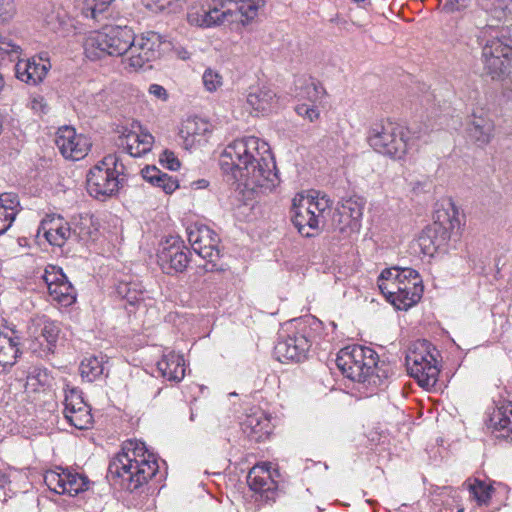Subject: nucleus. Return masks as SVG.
Returning <instances> with one entry per match:
<instances>
[{"label":"nucleus","mask_w":512,"mask_h":512,"mask_svg":"<svg viewBox=\"0 0 512 512\" xmlns=\"http://www.w3.org/2000/svg\"><path fill=\"white\" fill-rule=\"evenodd\" d=\"M219 166L229 181L251 191L269 192L279 183L270 147L256 136L228 143L219 155Z\"/></svg>","instance_id":"1"},{"label":"nucleus","mask_w":512,"mask_h":512,"mask_svg":"<svg viewBox=\"0 0 512 512\" xmlns=\"http://www.w3.org/2000/svg\"><path fill=\"white\" fill-rule=\"evenodd\" d=\"M156 455L140 440H127L110 460L108 477L122 489L134 491L158 471Z\"/></svg>","instance_id":"2"},{"label":"nucleus","mask_w":512,"mask_h":512,"mask_svg":"<svg viewBox=\"0 0 512 512\" xmlns=\"http://www.w3.org/2000/svg\"><path fill=\"white\" fill-rule=\"evenodd\" d=\"M337 367L352 381L380 387L389 376V367L378 361L377 353L370 347L349 345L342 348L336 358Z\"/></svg>","instance_id":"3"},{"label":"nucleus","mask_w":512,"mask_h":512,"mask_svg":"<svg viewBox=\"0 0 512 512\" xmlns=\"http://www.w3.org/2000/svg\"><path fill=\"white\" fill-rule=\"evenodd\" d=\"M378 287L385 298L398 310H407L422 297L423 285L418 272L412 268L392 267L378 277Z\"/></svg>","instance_id":"4"},{"label":"nucleus","mask_w":512,"mask_h":512,"mask_svg":"<svg viewBox=\"0 0 512 512\" xmlns=\"http://www.w3.org/2000/svg\"><path fill=\"white\" fill-rule=\"evenodd\" d=\"M332 213V201L319 191L300 192L292 200L291 217L303 236L310 237L328 225Z\"/></svg>","instance_id":"5"},{"label":"nucleus","mask_w":512,"mask_h":512,"mask_svg":"<svg viewBox=\"0 0 512 512\" xmlns=\"http://www.w3.org/2000/svg\"><path fill=\"white\" fill-rule=\"evenodd\" d=\"M133 43V29L129 26H106L88 33L84 39V53L90 60H99L106 56L128 55Z\"/></svg>","instance_id":"6"},{"label":"nucleus","mask_w":512,"mask_h":512,"mask_svg":"<svg viewBox=\"0 0 512 512\" xmlns=\"http://www.w3.org/2000/svg\"><path fill=\"white\" fill-rule=\"evenodd\" d=\"M367 139L377 153L394 160H403L411 148L408 128L389 118L373 123Z\"/></svg>","instance_id":"7"},{"label":"nucleus","mask_w":512,"mask_h":512,"mask_svg":"<svg viewBox=\"0 0 512 512\" xmlns=\"http://www.w3.org/2000/svg\"><path fill=\"white\" fill-rule=\"evenodd\" d=\"M435 224L438 229H427L421 232L417 244L425 256L444 248L453 233L461 227L460 213L457 206L450 199L443 201L435 212Z\"/></svg>","instance_id":"8"},{"label":"nucleus","mask_w":512,"mask_h":512,"mask_svg":"<svg viewBox=\"0 0 512 512\" xmlns=\"http://www.w3.org/2000/svg\"><path fill=\"white\" fill-rule=\"evenodd\" d=\"M321 331L322 322L316 318L300 322L296 331L280 336L274 348L276 358L283 363L304 360L312 343L320 338Z\"/></svg>","instance_id":"9"},{"label":"nucleus","mask_w":512,"mask_h":512,"mask_svg":"<svg viewBox=\"0 0 512 512\" xmlns=\"http://www.w3.org/2000/svg\"><path fill=\"white\" fill-rule=\"evenodd\" d=\"M125 166L117 154H108L98 161L87 174L88 193L96 199L115 195L123 181Z\"/></svg>","instance_id":"10"},{"label":"nucleus","mask_w":512,"mask_h":512,"mask_svg":"<svg viewBox=\"0 0 512 512\" xmlns=\"http://www.w3.org/2000/svg\"><path fill=\"white\" fill-rule=\"evenodd\" d=\"M435 348L426 340L413 342L406 353L408 373L419 386L426 390L433 388L439 377L440 369L434 355Z\"/></svg>","instance_id":"11"},{"label":"nucleus","mask_w":512,"mask_h":512,"mask_svg":"<svg viewBox=\"0 0 512 512\" xmlns=\"http://www.w3.org/2000/svg\"><path fill=\"white\" fill-rule=\"evenodd\" d=\"M162 36L154 31L136 34L133 31V43L128 55L123 59L125 69L138 71L146 64L155 61L161 55Z\"/></svg>","instance_id":"12"},{"label":"nucleus","mask_w":512,"mask_h":512,"mask_svg":"<svg viewBox=\"0 0 512 512\" xmlns=\"http://www.w3.org/2000/svg\"><path fill=\"white\" fill-rule=\"evenodd\" d=\"M50 301L62 307H68L76 301V290L69 282L62 269L55 265H48L42 275Z\"/></svg>","instance_id":"13"},{"label":"nucleus","mask_w":512,"mask_h":512,"mask_svg":"<svg viewBox=\"0 0 512 512\" xmlns=\"http://www.w3.org/2000/svg\"><path fill=\"white\" fill-rule=\"evenodd\" d=\"M44 482L52 492L69 496H76L87 490L89 485L88 479L82 474L61 467L46 471Z\"/></svg>","instance_id":"14"},{"label":"nucleus","mask_w":512,"mask_h":512,"mask_svg":"<svg viewBox=\"0 0 512 512\" xmlns=\"http://www.w3.org/2000/svg\"><path fill=\"white\" fill-rule=\"evenodd\" d=\"M363 211L364 202L361 198L350 197L345 199L333 216L331 226L343 234L344 237H349L359 232Z\"/></svg>","instance_id":"15"},{"label":"nucleus","mask_w":512,"mask_h":512,"mask_svg":"<svg viewBox=\"0 0 512 512\" xmlns=\"http://www.w3.org/2000/svg\"><path fill=\"white\" fill-rule=\"evenodd\" d=\"M188 252L180 238L171 236L159 244L157 253L158 264L167 274L182 272L189 263Z\"/></svg>","instance_id":"16"},{"label":"nucleus","mask_w":512,"mask_h":512,"mask_svg":"<svg viewBox=\"0 0 512 512\" xmlns=\"http://www.w3.org/2000/svg\"><path fill=\"white\" fill-rule=\"evenodd\" d=\"M28 337L31 340L30 347L43 353H51L56 347L60 333L59 325L45 316H38L31 320L28 326Z\"/></svg>","instance_id":"17"},{"label":"nucleus","mask_w":512,"mask_h":512,"mask_svg":"<svg viewBox=\"0 0 512 512\" xmlns=\"http://www.w3.org/2000/svg\"><path fill=\"white\" fill-rule=\"evenodd\" d=\"M63 414L69 424L79 430L92 427L91 408L84 401L81 391L75 387L67 386L65 389Z\"/></svg>","instance_id":"18"},{"label":"nucleus","mask_w":512,"mask_h":512,"mask_svg":"<svg viewBox=\"0 0 512 512\" xmlns=\"http://www.w3.org/2000/svg\"><path fill=\"white\" fill-rule=\"evenodd\" d=\"M187 237L193 251L203 259L214 262L219 258V237L208 226L191 224L187 227Z\"/></svg>","instance_id":"19"},{"label":"nucleus","mask_w":512,"mask_h":512,"mask_svg":"<svg viewBox=\"0 0 512 512\" xmlns=\"http://www.w3.org/2000/svg\"><path fill=\"white\" fill-rule=\"evenodd\" d=\"M55 143L63 157L73 161L83 159L92 146L89 137L78 134L71 126L58 129Z\"/></svg>","instance_id":"20"},{"label":"nucleus","mask_w":512,"mask_h":512,"mask_svg":"<svg viewBox=\"0 0 512 512\" xmlns=\"http://www.w3.org/2000/svg\"><path fill=\"white\" fill-rule=\"evenodd\" d=\"M465 135L471 143L483 148L495 136L494 121L484 109L476 108L466 119Z\"/></svg>","instance_id":"21"},{"label":"nucleus","mask_w":512,"mask_h":512,"mask_svg":"<svg viewBox=\"0 0 512 512\" xmlns=\"http://www.w3.org/2000/svg\"><path fill=\"white\" fill-rule=\"evenodd\" d=\"M223 0L199 2L191 5L187 11V21L191 26L211 28L225 23L226 15Z\"/></svg>","instance_id":"22"},{"label":"nucleus","mask_w":512,"mask_h":512,"mask_svg":"<svg viewBox=\"0 0 512 512\" xmlns=\"http://www.w3.org/2000/svg\"><path fill=\"white\" fill-rule=\"evenodd\" d=\"M154 144V137L143 130L137 122L119 131L118 145L132 157H142L149 153Z\"/></svg>","instance_id":"23"},{"label":"nucleus","mask_w":512,"mask_h":512,"mask_svg":"<svg viewBox=\"0 0 512 512\" xmlns=\"http://www.w3.org/2000/svg\"><path fill=\"white\" fill-rule=\"evenodd\" d=\"M246 107L252 116H264L279 108V97L269 86L251 88L246 96Z\"/></svg>","instance_id":"24"},{"label":"nucleus","mask_w":512,"mask_h":512,"mask_svg":"<svg viewBox=\"0 0 512 512\" xmlns=\"http://www.w3.org/2000/svg\"><path fill=\"white\" fill-rule=\"evenodd\" d=\"M266 0H223L226 22L251 23L265 5Z\"/></svg>","instance_id":"25"},{"label":"nucleus","mask_w":512,"mask_h":512,"mask_svg":"<svg viewBox=\"0 0 512 512\" xmlns=\"http://www.w3.org/2000/svg\"><path fill=\"white\" fill-rule=\"evenodd\" d=\"M18 331L6 322L0 326V371L4 372L8 367L16 363L19 356Z\"/></svg>","instance_id":"26"},{"label":"nucleus","mask_w":512,"mask_h":512,"mask_svg":"<svg viewBox=\"0 0 512 512\" xmlns=\"http://www.w3.org/2000/svg\"><path fill=\"white\" fill-rule=\"evenodd\" d=\"M51 64L42 56L31 59L19 60L15 65L16 77L27 84L36 85L46 77Z\"/></svg>","instance_id":"27"},{"label":"nucleus","mask_w":512,"mask_h":512,"mask_svg":"<svg viewBox=\"0 0 512 512\" xmlns=\"http://www.w3.org/2000/svg\"><path fill=\"white\" fill-rule=\"evenodd\" d=\"M481 24L482 22L479 21V31L477 34V41L479 45H481L482 48L486 45L491 47L493 54H496V56H511L512 48L506 41H504L503 33L499 29V26L494 24Z\"/></svg>","instance_id":"28"},{"label":"nucleus","mask_w":512,"mask_h":512,"mask_svg":"<svg viewBox=\"0 0 512 512\" xmlns=\"http://www.w3.org/2000/svg\"><path fill=\"white\" fill-rule=\"evenodd\" d=\"M243 432L255 441L267 438L273 429L270 416L261 409H255L241 423Z\"/></svg>","instance_id":"29"},{"label":"nucleus","mask_w":512,"mask_h":512,"mask_svg":"<svg viewBox=\"0 0 512 512\" xmlns=\"http://www.w3.org/2000/svg\"><path fill=\"white\" fill-rule=\"evenodd\" d=\"M271 463L263 462L253 466L248 475L247 483L251 490L256 493H273L277 488L271 472ZM269 498V495H266Z\"/></svg>","instance_id":"30"},{"label":"nucleus","mask_w":512,"mask_h":512,"mask_svg":"<svg viewBox=\"0 0 512 512\" xmlns=\"http://www.w3.org/2000/svg\"><path fill=\"white\" fill-rule=\"evenodd\" d=\"M39 232L51 245L61 247L71 237V226L61 216H52L41 222Z\"/></svg>","instance_id":"31"},{"label":"nucleus","mask_w":512,"mask_h":512,"mask_svg":"<svg viewBox=\"0 0 512 512\" xmlns=\"http://www.w3.org/2000/svg\"><path fill=\"white\" fill-rule=\"evenodd\" d=\"M210 132V124L198 117L186 119L181 126L179 135L186 149H191L205 141V136Z\"/></svg>","instance_id":"32"},{"label":"nucleus","mask_w":512,"mask_h":512,"mask_svg":"<svg viewBox=\"0 0 512 512\" xmlns=\"http://www.w3.org/2000/svg\"><path fill=\"white\" fill-rule=\"evenodd\" d=\"M509 20H512V0H495L478 16L476 26L481 21V25H498L503 32L501 24Z\"/></svg>","instance_id":"33"},{"label":"nucleus","mask_w":512,"mask_h":512,"mask_svg":"<svg viewBox=\"0 0 512 512\" xmlns=\"http://www.w3.org/2000/svg\"><path fill=\"white\" fill-rule=\"evenodd\" d=\"M157 369L163 378L169 381L179 382L185 376L184 358L174 351H166L157 362Z\"/></svg>","instance_id":"34"},{"label":"nucleus","mask_w":512,"mask_h":512,"mask_svg":"<svg viewBox=\"0 0 512 512\" xmlns=\"http://www.w3.org/2000/svg\"><path fill=\"white\" fill-rule=\"evenodd\" d=\"M487 427L499 432L501 437L512 434V401L493 409L487 420Z\"/></svg>","instance_id":"35"},{"label":"nucleus","mask_w":512,"mask_h":512,"mask_svg":"<svg viewBox=\"0 0 512 512\" xmlns=\"http://www.w3.org/2000/svg\"><path fill=\"white\" fill-rule=\"evenodd\" d=\"M482 61L485 71L493 79H496L506 73L510 65V56H496V54H493L491 47L486 45L482 48Z\"/></svg>","instance_id":"36"},{"label":"nucleus","mask_w":512,"mask_h":512,"mask_svg":"<svg viewBox=\"0 0 512 512\" xmlns=\"http://www.w3.org/2000/svg\"><path fill=\"white\" fill-rule=\"evenodd\" d=\"M117 293L131 306H136L137 309H145L150 305L151 299L146 295V292L141 290L140 285L137 283L122 282L117 287Z\"/></svg>","instance_id":"37"},{"label":"nucleus","mask_w":512,"mask_h":512,"mask_svg":"<svg viewBox=\"0 0 512 512\" xmlns=\"http://www.w3.org/2000/svg\"><path fill=\"white\" fill-rule=\"evenodd\" d=\"M97 227L93 221V217L89 214L79 215L75 217L71 226V237L79 240L87 241L94 238Z\"/></svg>","instance_id":"38"},{"label":"nucleus","mask_w":512,"mask_h":512,"mask_svg":"<svg viewBox=\"0 0 512 512\" xmlns=\"http://www.w3.org/2000/svg\"><path fill=\"white\" fill-rule=\"evenodd\" d=\"M464 486L470 492L471 497L475 501H477L479 505L487 504L490 501L492 493L494 491V488L491 485V483L477 478L468 479L464 483Z\"/></svg>","instance_id":"39"},{"label":"nucleus","mask_w":512,"mask_h":512,"mask_svg":"<svg viewBox=\"0 0 512 512\" xmlns=\"http://www.w3.org/2000/svg\"><path fill=\"white\" fill-rule=\"evenodd\" d=\"M103 357L89 356L82 360L80 373L83 379L92 382L104 373Z\"/></svg>","instance_id":"40"},{"label":"nucleus","mask_w":512,"mask_h":512,"mask_svg":"<svg viewBox=\"0 0 512 512\" xmlns=\"http://www.w3.org/2000/svg\"><path fill=\"white\" fill-rule=\"evenodd\" d=\"M51 377L45 369L39 367H33L28 373L26 380V390L37 392L41 388L50 384Z\"/></svg>","instance_id":"41"},{"label":"nucleus","mask_w":512,"mask_h":512,"mask_svg":"<svg viewBox=\"0 0 512 512\" xmlns=\"http://www.w3.org/2000/svg\"><path fill=\"white\" fill-rule=\"evenodd\" d=\"M202 84L205 91L215 93L220 90L224 84L223 75L218 69L207 67L202 74Z\"/></svg>","instance_id":"42"},{"label":"nucleus","mask_w":512,"mask_h":512,"mask_svg":"<svg viewBox=\"0 0 512 512\" xmlns=\"http://www.w3.org/2000/svg\"><path fill=\"white\" fill-rule=\"evenodd\" d=\"M299 103L306 102L318 105L323 97V88L315 83H307L297 94Z\"/></svg>","instance_id":"43"},{"label":"nucleus","mask_w":512,"mask_h":512,"mask_svg":"<svg viewBox=\"0 0 512 512\" xmlns=\"http://www.w3.org/2000/svg\"><path fill=\"white\" fill-rule=\"evenodd\" d=\"M295 111L300 117L307 119L309 122L318 120L320 116L319 106L306 102L298 103L295 107Z\"/></svg>","instance_id":"44"},{"label":"nucleus","mask_w":512,"mask_h":512,"mask_svg":"<svg viewBox=\"0 0 512 512\" xmlns=\"http://www.w3.org/2000/svg\"><path fill=\"white\" fill-rule=\"evenodd\" d=\"M0 206L6 211L13 212L15 218L19 211V199L15 193H3L0 195Z\"/></svg>","instance_id":"45"},{"label":"nucleus","mask_w":512,"mask_h":512,"mask_svg":"<svg viewBox=\"0 0 512 512\" xmlns=\"http://www.w3.org/2000/svg\"><path fill=\"white\" fill-rule=\"evenodd\" d=\"M16 13L13 0H0V25L9 22Z\"/></svg>","instance_id":"46"},{"label":"nucleus","mask_w":512,"mask_h":512,"mask_svg":"<svg viewBox=\"0 0 512 512\" xmlns=\"http://www.w3.org/2000/svg\"><path fill=\"white\" fill-rule=\"evenodd\" d=\"M159 161L163 167L169 170L176 171L180 168V161L172 151H162V153L159 156Z\"/></svg>","instance_id":"47"},{"label":"nucleus","mask_w":512,"mask_h":512,"mask_svg":"<svg viewBox=\"0 0 512 512\" xmlns=\"http://www.w3.org/2000/svg\"><path fill=\"white\" fill-rule=\"evenodd\" d=\"M154 186L161 188L166 194H171L179 187V183L174 177L165 173Z\"/></svg>","instance_id":"48"},{"label":"nucleus","mask_w":512,"mask_h":512,"mask_svg":"<svg viewBox=\"0 0 512 512\" xmlns=\"http://www.w3.org/2000/svg\"><path fill=\"white\" fill-rule=\"evenodd\" d=\"M29 107L37 114H45L48 111V105L42 95H32L29 99Z\"/></svg>","instance_id":"49"},{"label":"nucleus","mask_w":512,"mask_h":512,"mask_svg":"<svg viewBox=\"0 0 512 512\" xmlns=\"http://www.w3.org/2000/svg\"><path fill=\"white\" fill-rule=\"evenodd\" d=\"M142 177L152 185L159 181V178L162 177L165 173L160 171L155 166H146L141 170Z\"/></svg>","instance_id":"50"},{"label":"nucleus","mask_w":512,"mask_h":512,"mask_svg":"<svg viewBox=\"0 0 512 512\" xmlns=\"http://www.w3.org/2000/svg\"><path fill=\"white\" fill-rule=\"evenodd\" d=\"M19 46L14 44L11 40L0 37V56L10 55V54H18Z\"/></svg>","instance_id":"51"},{"label":"nucleus","mask_w":512,"mask_h":512,"mask_svg":"<svg viewBox=\"0 0 512 512\" xmlns=\"http://www.w3.org/2000/svg\"><path fill=\"white\" fill-rule=\"evenodd\" d=\"M141 2L152 12H160L170 6V0H141Z\"/></svg>","instance_id":"52"},{"label":"nucleus","mask_w":512,"mask_h":512,"mask_svg":"<svg viewBox=\"0 0 512 512\" xmlns=\"http://www.w3.org/2000/svg\"><path fill=\"white\" fill-rule=\"evenodd\" d=\"M14 220L13 212L6 211L0 206V235L10 228Z\"/></svg>","instance_id":"53"},{"label":"nucleus","mask_w":512,"mask_h":512,"mask_svg":"<svg viewBox=\"0 0 512 512\" xmlns=\"http://www.w3.org/2000/svg\"><path fill=\"white\" fill-rule=\"evenodd\" d=\"M47 25L53 31H59L63 25H65V15H61L59 12L55 14L48 15L46 18Z\"/></svg>","instance_id":"54"},{"label":"nucleus","mask_w":512,"mask_h":512,"mask_svg":"<svg viewBox=\"0 0 512 512\" xmlns=\"http://www.w3.org/2000/svg\"><path fill=\"white\" fill-rule=\"evenodd\" d=\"M148 92L150 95L154 96L155 98L161 100V101H167L168 100V92L167 90L159 85V84H151L148 88Z\"/></svg>","instance_id":"55"},{"label":"nucleus","mask_w":512,"mask_h":512,"mask_svg":"<svg viewBox=\"0 0 512 512\" xmlns=\"http://www.w3.org/2000/svg\"><path fill=\"white\" fill-rule=\"evenodd\" d=\"M470 0H447L445 4V8L449 11H459L463 8H466L469 4Z\"/></svg>","instance_id":"56"},{"label":"nucleus","mask_w":512,"mask_h":512,"mask_svg":"<svg viewBox=\"0 0 512 512\" xmlns=\"http://www.w3.org/2000/svg\"><path fill=\"white\" fill-rule=\"evenodd\" d=\"M174 53L177 58L181 60H188L191 57V53L184 47L179 46L174 48Z\"/></svg>","instance_id":"57"},{"label":"nucleus","mask_w":512,"mask_h":512,"mask_svg":"<svg viewBox=\"0 0 512 512\" xmlns=\"http://www.w3.org/2000/svg\"><path fill=\"white\" fill-rule=\"evenodd\" d=\"M209 182L205 179H200L198 181L192 182L191 186L194 189H204L208 187Z\"/></svg>","instance_id":"58"},{"label":"nucleus","mask_w":512,"mask_h":512,"mask_svg":"<svg viewBox=\"0 0 512 512\" xmlns=\"http://www.w3.org/2000/svg\"><path fill=\"white\" fill-rule=\"evenodd\" d=\"M9 483L8 478L5 475L0 477V487L4 488Z\"/></svg>","instance_id":"59"},{"label":"nucleus","mask_w":512,"mask_h":512,"mask_svg":"<svg viewBox=\"0 0 512 512\" xmlns=\"http://www.w3.org/2000/svg\"><path fill=\"white\" fill-rule=\"evenodd\" d=\"M494 264L497 270H500V265H504V263H502L501 257H495Z\"/></svg>","instance_id":"60"},{"label":"nucleus","mask_w":512,"mask_h":512,"mask_svg":"<svg viewBox=\"0 0 512 512\" xmlns=\"http://www.w3.org/2000/svg\"><path fill=\"white\" fill-rule=\"evenodd\" d=\"M409 507L407 505H403L401 508L398 509L397 512H406V510L408 509Z\"/></svg>","instance_id":"61"},{"label":"nucleus","mask_w":512,"mask_h":512,"mask_svg":"<svg viewBox=\"0 0 512 512\" xmlns=\"http://www.w3.org/2000/svg\"><path fill=\"white\" fill-rule=\"evenodd\" d=\"M508 233H509L510 237L512 238V224L508 228Z\"/></svg>","instance_id":"62"},{"label":"nucleus","mask_w":512,"mask_h":512,"mask_svg":"<svg viewBox=\"0 0 512 512\" xmlns=\"http://www.w3.org/2000/svg\"><path fill=\"white\" fill-rule=\"evenodd\" d=\"M509 99H512V88L509 91V95L507 96Z\"/></svg>","instance_id":"63"},{"label":"nucleus","mask_w":512,"mask_h":512,"mask_svg":"<svg viewBox=\"0 0 512 512\" xmlns=\"http://www.w3.org/2000/svg\"><path fill=\"white\" fill-rule=\"evenodd\" d=\"M457 512H463V510H462V509H460V510H458Z\"/></svg>","instance_id":"64"}]
</instances>
